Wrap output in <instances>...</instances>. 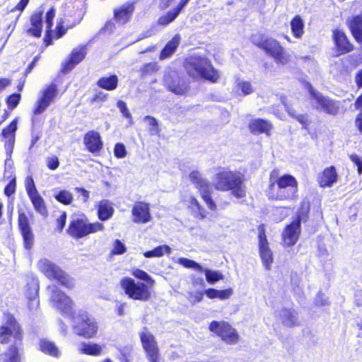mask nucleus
<instances>
[{
	"mask_svg": "<svg viewBox=\"0 0 362 362\" xmlns=\"http://www.w3.org/2000/svg\"><path fill=\"white\" fill-rule=\"evenodd\" d=\"M266 192L269 199L293 201L298 197V182L288 173L280 175L278 168H274L269 175V185Z\"/></svg>",
	"mask_w": 362,
	"mask_h": 362,
	"instance_id": "nucleus-1",
	"label": "nucleus"
},
{
	"mask_svg": "<svg viewBox=\"0 0 362 362\" xmlns=\"http://www.w3.org/2000/svg\"><path fill=\"white\" fill-rule=\"evenodd\" d=\"M131 274L136 279L124 276L119 281V286L124 293L130 299L146 302L151 298V288L155 286V280L144 270L134 268Z\"/></svg>",
	"mask_w": 362,
	"mask_h": 362,
	"instance_id": "nucleus-2",
	"label": "nucleus"
},
{
	"mask_svg": "<svg viewBox=\"0 0 362 362\" xmlns=\"http://www.w3.org/2000/svg\"><path fill=\"white\" fill-rule=\"evenodd\" d=\"M182 67L192 79L201 78L215 83L220 78L218 71L215 69L211 61L204 55L192 54L186 57L182 62Z\"/></svg>",
	"mask_w": 362,
	"mask_h": 362,
	"instance_id": "nucleus-3",
	"label": "nucleus"
},
{
	"mask_svg": "<svg viewBox=\"0 0 362 362\" xmlns=\"http://www.w3.org/2000/svg\"><path fill=\"white\" fill-rule=\"evenodd\" d=\"M214 185L218 191H230L237 199L246 196L245 177L240 172L222 169L215 175Z\"/></svg>",
	"mask_w": 362,
	"mask_h": 362,
	"instance_id": "nucleus-4",
	"label": "nucleus"
},
{
	"mask_svg": "<svg viewBox=\"0 0 362 362\" xmlns=\"http://www.w3.org/2000/svg\"><path fill=\"white\" fill-rule=\"evenodd\" d=\"M252 43L267 56L272 57L277 64L284 66L290 63V54L276 39L261 34L257 40L252 41Z\"/></svg>",
	"mask_w": 362,
	"mask_h": 362,
	"instance_id": "nucleus-5",
	"label": "nucleus"
},
{
	"mask_svg": "<svg viewBox=\"0 0 362 362\" xmlns=\"http://www.w3.org/2000/svg\"><path fill=\"white\" fill-rule=\"evenodd\" d=\"M37 266L39 271L49 280L56 281L59 285L69 290L74 288V279L49 259H40Z\"/></svg>",
	"mask_w": 362,
	"mask_h": 362,
	"instance_id": "nucleus-6",
	"label": "nucleus"
},
{
	"mask_svg": "<svg viewBox=\"0 0 362 362\" xmlns=\"http://www.w3.org/2000/svg\"><path fill=\"white\" fill-rule=\"evenodd\" d=\"M103 230V223L98 221L91 223L86 215L81 214L71 220L66 233L74 239H81Z\"/></svg>",
	"mask_w": 362,
	"mask_h": 362,
	"instance_id": "nucleus-7",
	"label": "nucleus"
},
{
	"mask_svg": "<svg viewBox=\"0 0 362 362\" xmlns=\"http://www.w3.org/2000/svg\"><path fill=\"white\" fill-rule=\"evenodd\" d=\"M5 322L0 326V343L20 345L23 339V329L21 325L13 314L6 313Z\"/></svg>",
	"mask_w": 362,
	"mask_h": 362,
	"instance_id": "nucleus-8",
	"label": "nucleus"
},
{
	"mask_svg": "<svg viewBox=\"0 0 362 362\" xmlns=\"http://www.w3.org/2000/svg\"><path fill=\"white\" fill-rule=\"evenodd\" d=\"M208 328L211 332L219 337L226 344H236L240 340L238 331L227 321L212 320L209 324Z\"/></svg>",
	"mask_w": 362,
	"mask_h": 362,
	"instance_id": "nucleus-9",
	"label": "nucleus"
},
{
	"mask_svg": "<svg viewBox=\"0 0 362 362\" xmlns=\"http://www.w3.org/2000/svg\"><path fill=\"white\" fill-rule=\"evenodd\" d=\"M73 329L76 335L90 339L97 336L98 326L93 317L87 313H83L77 315Z\"/></svg>",
	"mask_w": 362,
	"mask_h": 362,
	"instance_id": "nucleus-10",
	"label": "nucleus"
},
{
	"mask_svg": "<svg viewBox=\"0 0 362 362\" xmlns=\"http://www.w3.org/2000/svg\"><path fill=\"white\" fill-rule=\"evenodd\" d=\"M189 177L195 185L201 198L206 203L208 208L211 211H216L217 206L212 198L213 191L210 182L207 179L204 178L197 170L192 171L189 175Z\"/></svg>",
	"mask_w": 362,
	"mask_h": 362,
	"instance_id": "nucleus-11",
	"label": "nucleus"
},
{
	"mask_svg": "<svg viewBox=\"0 0 362 362\" xmlns=\"http://www.w3.org/2000/svg\"><path fill=\"white\" fill-rule=\"evenodd\" d=\"M139 339L146 356L149 362H160V349L154 335L144 327L139 333Z\"/></svg>",
	"mask_w": 362,
	"mask_h": 362,
	"instance_id": "nucleus-12",
	"label": "nucleus"
},
{
	"mask_svg": "<svg viewBox=\"0 0 362 362\" xmlns=\"http://www.w3.org/2000/svg\"><path fill=\"white\" fill-rule=\"evenodd\" d=\"M51 288L50 302L62 314L72 315L74 303L65 292L57 286H47Z\"/></svg>",
	"mask_w": 362,
	"mask_h": 362,
	"instance_id": "nucleus-13",
	"label": "nucleus"
},
{
	"mask_svg": "<svg viewBox=\"0 0 362 362\" xmlns=\"http://www.w3.org/2000/svg\"><path fill=\"white\" fill-rule=\"evenodd\" d=\"M27 195L35 211L43 217L48 216V208L43 197L38 192L32 176H27L25 180Z\"/></svg>",
	"mask_w": 362,
	"mask_h": 362,
	"instance_id": "nucleus-14",
	"label": "nucleus"
},
{
	"mask_svg": "<svg viewBox=\"0 0 362 362\" xmlns=\"http://www.w3.org/2000/svg\"><path fill=\"white\" fill-rule=\"evenodd\" d=\"M17 223L24 248L27 250H32L35 245V234L25 211H18Z\"/></svg>",
	"mask_w": 362,
	"mask_h": 362,
	"instance_id": "nucleus-15",
	"label": "nucleus"
},
{
	"mask_svg": "<svg viewBox=\"0 0 362 362\" xmlns=\"http://www.w3.org/2000/svg\"><path fill=\"white\" fill-rule=\"evenodd\" d=\"M258 230V247L259 253L263 266L266 270H270L274 262L273 252L271 250L266 235L264 224H260L257 227Z\"/></svg>",
	"mask_w": 362,
	"mask_h": 362,
	"instance_id": "nucleus-16",
	"label": "nucleus"
},
{
	"mask_svg": "<svg viewBox=\"0 0 362 362\" xmlns=\"http://www.w3.org/2000/svg\"><path fill=\"white\" fill-rule=\"evenodd\" d=\"M332 40L334 45V52L337 57L348 54L354 50V45L341 29L335 28L332 30Z\"/></svg>",
	"mask_w": 362,
	"mask_h": 362,
	"instance_id": "nucleus-17",
	"label": "nucleus"
},
{
	"mask_svg": "<svg viewBox=\"0 0 362 362\" xmlns=\"http://www.w3.org/2000/svg\"><path fill=\"white\" fill-rule=\"evenodd\" d=\"M58 93L57 85L52 82L47 85L41 91L40 96L37 98L34 105V113H43L50 104L54 101Z\"/></svg>",
	"mask_w": 362,
	"mask_h": 362,
	"instance_id": "nucleus-18",
	"label": "nucleus"
},
{
	"mask_svg": "<svg viewBox=\"0 0 362 362\" xmlns=\"http://www.w3.org/2000/svg\"><path fill=\"white\" fill-rule=\"evenodd\" d=\"M165 83L168 90L177 95H183L189 89L188 83L176 71L170 73L165 77Z\"/></svg>",
	"mask_w": 362,
	"mask_h": 362,
	"instance_id": "nucleus-19",
	"label": "nucleus"
},
{
	"mask_svg": "<svg viewBox=\"0 0 362 362\" xmlns=\"http://www.w3.org/2000/svg\"><path fill=\"white\" fill-rule=\"evenodd\" d=\"M134 1H129L116 7L113 10V18L115 21L120 25H124L132 18L135 11Z\"/></svg>",
	"mask_w": 362,
	"mask_h": 362,
	"instance_id": "nucleus-20",
	"label": "nucleus"
},
{
	"mask_svg": "<svg viewBox=\"0 0 362 362\" xmlns=\"http://www.w3.org/2000/svg\"><path fill=\"white\" fill-rule=\"evenodd\" d=\"M86 55V49L85 46L74 48L67 59L62 64L60 71L63 74L69 73L83 60Z\"/></svg>",
	"mask_w": 362,
	"mask_h": 362,
	"instance_id": "nucleus-21",
	"label": "nucleus"
},
{
	"mask_svg": "<svg viewBox=\"0 0 362 362\" xmlns=\"http://www.w3.org/2000/svg\"><path fill=\"white\" fill-rule=\"evenodd\" d=\"M86 149L95 155H99L103 148V141L100 133L95 130L88 131L83 136Z\"/></svg>",
	"mask_w": 362,
	"mask_h": 362,
	"instance_id": "nucleus-22",
	"label": "nucleus"
},
{
	"mask_svg": "<svg viewBox=\"0 0 362 362\" xmlns=\"http://www.w3.org/2000/svg\"><path fill=\"white\" fill-rule=\"evenodd\" d=\"M301 226L291 221L287 224L281 233L282 245L286 247L293 246L299 239Z\"/></svg>",
	"mask_w": 362,
	"mask_h": 362,
	"instance_id": "nucleus-23",
	"label": "nucleus"
},
{
	"mask_svg": "<svg viewBox=\"0 0 362 362\" xmlns=\"http://www.w3.org/2000/svg\"><path fill=\"white\" fill-rule=\"evenodd\" d=\"M132 221L136 223H146L151 219L150 205L144 202H136L132 209Z\"/></svg>",
	"mask_w": 362,
	"mask_h": 362,
	"instance_id": "nucleus-24",
	"label": "nucleus"
},
{
	"mask_svg": "<svg viewBox=\"0 0 362 362\" xmlns=\"http://www.w3.org/2000/svg\"><path fill=\"white\" fill-rule=\"evenodd\" d=\"M40 283L37 279H30L25 287V296L28 300V307L32 309L40 304L39 298Z\"/></svg>",
	"mask_w": 362,
	"mask_h": 362,
	"instance_id": "nucleus-25",
	"label": "nucleus"
},
{
	"mask_svg": "<svg viewBox=\"0 0 362 362\" xmlns=\"http://www.w3.org/2000/svg\"><path fill=\"white\" fill-rule=\"evenodd\" d=\"M44 11L38 9L33 11L30 16V25L25 30L26 34L29 36L39 38L42 35V18Z\"/></svg>",
	"mask_w": 362,
	"mask_h": 362,
	"instance_id": "nucleus-26",
	"label": "nucleus"
},
{
	"mask_svg": "<svg viewBox=\"0 0 362 362\" xmlns=\"http://www.w3.org/2000/svg\"><path fill=\"white\" fill-rule=\"evenodd\" d=\"M312 96L325 112L332 115H336L339 112V107L335 100L320 93L313 92Z\"/></svg>",
	"mask_w": 362,
	"mask_h": 362,
	"instance_id": "nucleus-27",
	"label": "nucleus"
},
{
	"mask_svg": "<svg viewBox=\"0 0 362 362\" xmlns=\"http://www.w3.org/2000/svg\"><path fill=\"white\" fill-rule=\"evenodd\" d=\"M338 174L334 165L325 168L317 177L318 185L322 188L331 187L337 182Z\"/></svg>",
	"mask_w": 362,
	"mask_h": 362,
	"instance_id": "nucleus-28",
	"label": "nucleus"
},
{
	"mask_svg": "<svg viewBox=\"0 0 362 362\" xmlns=\"http://www.w3.org/2000/svg\"><path fill=\"white\" fill-rule=\"evenodd\" d=\"M272 128L273 125L269 121L262 118L253 119L248 124L250 132L255 135L264 134L269 136L271 135Z\"/></svg>",
	"mask_w": 362,
	"mask_h": 362,
	"instance_id": "nucleus-29",
	"label": "nucleus"
},
{
	"mask_svg": "<svg viewBox=\"0 0 362 362\" xmlns=\"http://www.w3.org/2000/svg\"><path fill=\"white\" fill-rule=\"evenodd\" d=\"M17 122V118L13 119L2 129L1 133V137L6 139L5 144L6 149H9L11 151H12L15 143L16 132L18 129Z\"/></svg>",
	"mask_w": 362,
	"mask_h": 362,
	"instance_id": "nucleus-30",
	"label": "nucleus"
},
{
	"mask_svg": "<svg viewBox=\"0 0 362 362\" xmlns=\"http://www.w3.org/2000/svg\"><path fill=\"white\" fill-rule=\"evenodd\" d=\"M347 25L356 42L362 45V13L352 16Z\"/></svg>",
	"mask_w": 362,
	"mask_h": 362,
	"instance_id": "nucleus-31",
	"label": "nucleus"
},
{
	"mask_svg": "<svg viewBox=\"0 0 362 362\" xmlns=\"http://www.w3.org/2000/svg\"><path fill=\"white\" fill-rule=\"evenodd\" d=\"M181 41L180 34H175L160 50L159 54L160 59H165L171 57L177 50Z\"/></svg>",
	"mask_w": 362,
	"mask_h": 362,
	"instance_id": "nucleus-32",
	"label": "nucleus"
},
{
	"mask_svg": "<svg viewBox=\"0 0 362 362\" xmlns=\"http://www.w3.org/2000/svg\"><path fill=\"white\" fill-rule=\"evenodd\" d=\"M310 211V202L308 199H303L297 209L296 216L292 221L298 225L301 226V222H307L309 219Z\"/></svg>",
	"mask_w": 362,
	"mask_h": 362,
	"instance_id": "nucleus-33",
	"label": "nucleus"
},
{
	"mask_svg": "<svg viewBox=\"0 0 362 362\" xmlns=\"http://www.w3.org/2000/svg\"><path fill=\"white\" fill-rule=\"evenodd\" d=\"M38 349L43 354L54 358H59L61 356V352L55 343L47 339H40Z\"/></svg>",
	"mask_w": 362,
	"mask_h": 362,
	"instance_id": "nucleus-34",
	"label": "nucleus"
},
{
	"mask_svg": "<svg viewBox=\"0 0 362 362\" xmlns=\"http://www.w3.org/2000/svg\"><path fill=\"white\" fill-rule=\"evenodd\" d=\"M119 83V78L115 74H110L109 76H103L98 78L96 82L97 86L103 90L112 91L115 90Z\"/></svg>",
	"mask_w": 362,
	"mask_h": 362,
	"instance_id": "nucleus-35",
	"label": "nucleus"
},
{
	"mask_svg": "<svg viewBox=\"0 0 362 362\" xmlns=\"http://www.w3.org/2000/svg\"><path fill=\"white\" fill-rule=\"evenodd\" d=\"M187 207L191 211L194 218L199 220H203L207 217V211L195 197L192 196L189 198Z\"/></svg>",
	"mask_w": 362,
	"mask_h": 362,
	"instance_id": "nucleus-36",
	"label": "nucleus"
},
{
	"mask_svg": "<svg viewBox=\"0 0 362 362\" xmlns=\"http://www.w3.org/2000/svg\"><path fill=\"white\" fill-rule=\"evenodd\" d=\"M187 207L191 211L194 218L199 220H203L207 217V211L195 197L192 196L189 198Z\"/></svg>",
	"mask_w": 362,
	"mask_h": 362,
	"instance_id": "nucleus-37",
	"label": "nucleus"
},
{
	"mask_svg": "<svg viewBox=\"0 0 362 362\" xmlns=\"http://www.w3.org/2000/svg\"><path fill=\"white\" fill-rule=\"evenodd\" d=\"M291 30L293 36L295 38H301L304 34L305 24L302 17L300 15L294 16L290 22Z\"/></svg>",
	"mask_w": 362,
	"mask_h": 362,
	"instance_id": "nucleus-38",
	"label": "nucleus"
},
{
	"mask_svg": "<svg viewBox=\"0 0 362 362\" xmlns=\"http://www.w3.org/2000/svg\"><path fill=\"white\" fill-rule=\"evenodd\" d=\"M79 352L83 355L98 356L103 354V347L96 343L83 342L81 344Z\"/></svg>",
	"mask_w": 362,
	"mask_h": 362,
	"instance_id": "nucleus-39",
	"label": "nucleus"
},
{
	"mask_svg": "<svg viewBox=\"0 0 362 362\" xmlns=\"http://www.w3.org/2000/svg\"><path fill=\"white\" fill-rule=\"evenodd\" d=\"M113 212L114 209L107 200L103 199L99 202L97 214L100 221L109 219L113 215Z\"/></svg>",
	"mask_w": 362,
	"mask_h": 362,
	"instance_id": "nucleus-40",
	"label": "nucleus"
},
{
	"mask_svg": "<svg viewBox=\"0 0 362 362\" xmlns=\"http://www.w3.org/2000/svg\"><path fill=\"white\" fill-rule=\"evenodd\" d=\"M171 252V248L168 245H161L156 247L151 250L146 251L143 253L146 258L161 257L165 254L169 255Z\"/></svg>",
	"mask_w": 362,
	"mask_h": 362,
	"instance_id": "nucleus-41",
	"label": "nucleus"
},
{
	"mask_svg": "<svg viewBox=\"0 0 362 362\" xmlns=\"http://www.w3.org/2000/svg\"><path fill=\"white\" fill-rule=\"evenodd\" d=\"M21 356L19 349L16 345L10 346L4 353L3 362H21Z\"/></svg>",
	"mask_w": 362,
	"mask_h": 362,
	"instance_id": "nucleus-42",
	"label": "nucleus"
},
{
	"mask_svg": "<svg viewBox=\"0 0 362 362\" xmlns=\"http://www.w3.org/2000/svg\"><path fill=\"white\" fill-rule=\"evenodd\" d=\"M53 197L57 202L65 206L71 204L74 201L72 193L66 189L57 191Z\"/></svg>",
	"mask_w": 362,
	"mask_h": 362,
	"instance_id": "nucleus-43",
	"label": "nucleus"
},
{
	"mask_svg": "<svg viewBox=\"0 0 362 362\" xmlns=\"http://www.w3.org/2000/svg\"><path fill=\"white\" fill-rule=\"evenodd\" d=\"M282 313L281 320L284 325L292 327L298 325L293 313L290 309H283Z\"/></svg>",
	"mask_w": 362,
	"mask_h": 362,
	"instance_id": "nucleus-44",
	"label": "nucleus"
},
{
	"mask_svg": "<svg viewBox=\"0 0 362 362\" xmlns=\"http://www.w3.org/2000/svg\"><path fill=\"white\" fill-rule=\"evenodd\" d=\"M144 119L148 122V131L149 134L151 136H160L161 129L156 118L151 115H146Z\"/></svg>",
	"mask_w": 362,
	"mask_h": 362,
	"instance_id": "nucleus-45",
	"label": "nucleus"
},
{
	"mask_svg": "<svg viewBox=\"0 0 362 362\" xmlns=\"http://www.w3.org/2000/svg\"><path fill=\"white\" fill-rule=\"evenodd\" d=\"M179 15V13L175 9L169 11L165 15L160 16L157 21V24L162 26H166L172 23Z\"/></svg>",
	"mask_w": 362,
	"mask_h": 362,
	"instance_id": "nucleus-46",
	"label": "nucleus"
},
{
	"mask_svg": "<svg viewBox=\"0 0 362 362\" xmlns=\"http://www.w3.org/2000/svg\"><path fill=\"white\" fill-rule=\"evenodd\" d=\"M354 107L356 110H361L355 118V125L362 134V93L356 98L354 102Z\"/></svg>",
	"mask_w": 362,
	"mask_h": 362,
	"instance_id": "nucleus-47",
	"label": "nucleus"
},
{
	"mask_svg": "<svg viewBox=\"0 0 362 362\" xmlns=\"http://www.w3.org/2000/svg\"><path fill=\"white\" fill-rule=\"evenodd\" d=\"M203 272L205 273L206 281L211 284H214L216 282L223 280L224 278L223 274L218 271L204 269Z\"/></svg>",
	"mask_w": 362,
	"mask_h": 362,
	"instance_id": "nucleus-48",
	"label": "nucleus"
},
{
	"mask_svg": "<svg viewBox=\"0 0 362 362\" xmlns=\"http://www.w3.org/2000/svg\"><path fill=\"white\" fill-rule=\"evenodd\" d=\"M177 263L185 268L187 269H194L198 272H202L204 271V268L199 263L195 262L194 260L189 259L186 257H180L177 259Z\"/></svg>",
	"mask_w": 362,
	"mask_h": 362,
	"instance_id": "nucleus-49",
	"label": "nucleus"
},
{
	"mask_svg": "<svg viewBox=\"0 0 362 362\" xmlns=\"http://www.w3.org/2000/svg\"><path fill=\"white\" fill-rule=\"evenodd\" d=\"M21 100V95L19 93H14L8 95L6 98V103L9 110L15 109Z\"/></svg>",
	"mask_w": 362,
	"mask_h": 362,
	"instance_id": "nucleus-50",
	"label": "nucleus"
},
{
	"mask_svg": "<svg viewBox=\"0 0 362 362\" xmlns=\"http://www.w3.org/2000/svg\"><path fill=\"white\" fill-rule=\"evenodd\" d=\"M159 69V66L156 62L146 63L140 68L141 75L145 76L153 73L156 72Z\"/></svg>",
	"mask_w": 362,
	"mask_h": 362,
	"instance_id": "nucleus-51",
	"label": "nucleus"
},
{
	"mask_svg": "<svg viewBox=\"0 0 362 362\" xmlns=\"http://www.w3.org/2000/svg\"><path fill=\"white\" fill-rule=\"evenodd\" d=\"M237 87L243 95H247L252 93L255 90L251 82L247 81H240L237 83Z\"/></svg>",
	"mask_w": 362,
	"mask_h": 362,
	"instance_id": "nucleus-52",
	"label": "nucleus"
},
{
	"mask_svg": "<svg viewBox=\"0 0 362 362\" xmlns=\"http://www.w3.org/2000/svg\"><path fill=\"white\" fill-rule=\"evenodd\" d=\"M117 107L119 108V110L121 112V113L122 114V115L125 118L129 119V124H131V125L133 124V123H134L133 119H132L130 112L129 111V110L127 108L126 103L121 100H118L117 102Z\"/></svg>",
	"mask_w": 362,
	"mask_h": 362,
	"instance_id": "nucleus-53",
	"label": "nucleus"
},
{
	"mask_svg": "<svg viewBox=\"0 0 362 362\" xmlns=\"http://www.w3.org/2000/svg\"><path fill=\"white\" fill-rule=\"evenodd\" d=\"M40 114H35L34 113V107L32 110V115L30 118L31 122V129H35L41 127L44 124V119L42 117H39Z\"/></svg>",
	"mask_w": 362,
	"mask_h": 362,
	"instance_id": "nucleus-54",
	"label": "nucleus"
},
{
	"mask_svg": "<svg viewBox=\"0 0 362 362\" xmlns=\"http://www.w3.org/2000/svg\"><path fill=\"white\" fill-rule=\"evenodd\" d=\"M132 351V347L131 346H126L119 349V352L120 354L119 360L122 362H129V358L131 356Z\"/></svg>",
	"mask_w": 362,
	"mask_h": 362,
	"instance_id": "nucleus-55",
	"label": "nucleus"
},
{
	"mask_svg": "<svg viewBox=\"0 0 362 362\" xmlns=\"http://www.w3.org/2000/svg\"><path fill=\"white\" fill-rule=\"evenodd\" d=\"M127 251L125 245L122 243L121 240L117 239L114 241L113 248L111 254L112 255H122Z\"/></svg>",
	"mask_w": 362,
	"mask_h": 362,
	"instance_id": "nucleus-56",
	"label": "nucleus"
},
{
	"mask_svg": "<svg viewBox=\"0 0 362 362\" xmlns=\"http://www.w3.org/2000/svg\"><path fill=\"white\" fill-rule=\"evenodd\" d=\"M56 9L54 7L49 9L45 13L46 28L52 29L53 26V20L55 17Z\"/></svg>",
	"mask_w": 362,
	"mask_h": 362,
	"instance_id": "nucleus-57",
	"label": "nucleus"
},
{
	"mask_svg": "<svg viewBox=\"0 0 362 362\" xmlns=\"http://www.w3.org/2000/svg\"><path fill=\"white\" fill-rule=\"evenodd\" d=\"M46 164L48 169L55 170L59 166V160L57 156H49L46 158Z\"/></svg>",
	"mask_w": 362,
	"mask_h": 362,
	"instance_id": "nucleus-58",
	"label": "nucleus"
},
{
	"mask_svg": "<svg viewBox=\"0 0 362 362\" xmlns=\"http://www.w3.org/2000/svg\"><path fill=\"white\" fill-rule=\"evenodd\" d=\"M114 155L117 158H123L127 155V151L122 143H117L114 147Z\"/></svg>",
	"mask_w": 362,
	"mask_h": 362,
	"instance_id": "nucleus-59",
	"label": "nucleus"
},
{
	"mask_svg": "<svg viewBox=\"0 0 362 362\" xmlns=\"http://www.w3.org/2000/svg\"><path fill=\"white\" fill-rule=\"evenodd\" d=\"M66 31L67 28L64 26V21L60 20L57 23L54 38L59 39L62 37L66 33Z\"/></svg>",
	"mask_w": 362,
	"mask_h": 362,
	"instance_id": "nucleus-60",
	"label": "nucleus"
},
{
	"mask_svg": "<svg viewBox=\"0 0 362 362\" xmlns=\"http://www.w3.org/2000/svg\"><path fill=\"white\" fill-rule=\"evenodd\" d=\"M67 214L66 211H62L60 216L56 219V230L62 232L66 225Z\"/></svg>",
	"mask_w": 362,
	"mask_h": 362,
	"instance_id": "nucleus-61",
	"label": "nucleus"
},
{
	"mask_svg": "<svg viewBox=\"0 0 362 362\" xmlns=\"http://www.w3.org/2000/svg\"><path fill=\"white\" fill-rule=\"evenodd\" d=\"M16 178H12L9 182L6 185L4 189V193L6 197H11L16 192Z\"/></svg>",
	"mask_w": 362,
	"mask_h": 362,
	"instance_id": "nucleus-62",
	"label": "nucleus"
},
{
	"mask_svg": "<svg viewBox=\"0 0 362 362\" xmlns=\"http://www.w3.org/2000/svg\"><path fill=\"white\" fill-rule=\"evenodd\" d=\"M108 95L101 91L95 93L90 99V103H101L107 100Z\"/></svg>",
	"mask_w": 362,
	"mask_h": 362,
	"instance_id": "nucleus-63",
	"label": "nucleus"
},
{
	"mask_svg": "<svg viewBox=\"0 0 362 362\" xmlns=\"http://www.w3.org/2000/svg\"><path fill=\"white\" fill-rule=\"evenodd\" d=\"M349 158L357 167V173L361 175L362 174V158L355 153L349 155Z\"/></svg>",
	"mask_w": 362,
	"mask_h": 362,
	"instance_id": "nucleus-64",
	"label": "nucleus"
}]
</instances>
